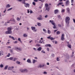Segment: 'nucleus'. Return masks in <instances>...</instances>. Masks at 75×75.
I'll return each mask as SVG.
<instances>
[{
  "mask_svg": "<svg viewBox=\"0 0 75 75\" xmlns=\"http://www.w3.org/2000/svg\"><path fill=\"white\" fill-rule=\"evenodd\" d=\"M7 31L5 32L6 34H12V31H11V28L8 27L7 28Z\"/></svg>",
  "mask_w": 75,
  "mask_h": 75,
  "instance_id": "obj_1",
  "label": "nucleus"
},
{
  "mask_svg": "<svg viewBox=\"0 0 75 75\" xmlns=\"http://www.w3.org/2000/svg\"><path fill=\"white\" fill-rule=\"evenodd\" d=\"M70 20V18L69 17H67L65 18V21L66 23L67 24H69V21Z\"/></svg>",
  "mask_w": 75,
  "mask_h": 75,
  "instance_id": "obj_2",
  "label": "nucleus"
},
{
  "mask_svg": "<svg viewBox=\"0 0 75 75\" xmlns=\"http://www.w3.org/2000/svg\"><path fill=\"white\" fill-rule=\"evenodd\" d=\"M45 6L46 10H47V11H49L50 8L49 7H48V4H46Z\"/></svg>",
  "mask_w": 75,
  "mask_h": 75,
  "instance_id": "obj_3",
  "label": "nucleus"
},
{
  "mask_svg": "<svg viewBox=\"0 0 75 75\" xmlns=\"http://www.w3.org/2000/svg\"><path fill=\"white\" fill-rule=\"evenodd\" d=\"M20 71L21 72H28V71L27 69H20Z\"/></svg>",
  "mask_w": 75,
  "mask_h": 75,
  "instance_id": "obj_4",
  "label": "nucleus"
},
{
  "mask_svg": "<svg viewBox=\"0 0 75 75\" xmlns=\"http://www.w3.org/2000/svg\"><path fill=\"white\" fill-rule=\"evenodd\" d=\"M39 17H38L37 18V19L38 20H43L42 18V16L41 15H39Z\"/></svg>",
  "mask_w": 75,
  "mask_h": 75,
  "instance_id": "obj_5",
  "label": "nucleus"
},
{
  "mask_svg": "<svg viewBox=\"0 0 75 75\" xmlns=\"http://www.w3.org/2000/svg\"><path fill=\"white\" fill-rule=\"evenodd\" d=\"M64 34H62L61 37V40L63 41V40H64Z\"/></svg>",
  "mask_w": 75,
  "mask_h": 75,
  "instance_id": "obj_6",
  "label": "nucleus"
},
{
  "mask_svg": "<svg viewBox=\"0 0 75 75\" xmlns=\"http://www.w3.org/2000/svg\"><path fill=\"white\" fill-rule=\"evenodd\" d=\"M15 49L17 51H18V50H19V51H21V48H18V47H15Z\"/></svg>",
  "mask_w": 75,
  "mask_h": 75,
  "instance_id": "obj_7",
  "label": "nucleus"
},
{
  "mask_svg": "<svg viewBox=\"0 0 75 75\" xmlns=\"http://www.w3.org/2000/svg\"><path fill=\"white\" fill-rule=\"evenodd\" d=\"M25 5H25V7L27 8V7H29V6H30V4H28V3H26V4H25Z\"/></svg>",
  "mask_w": 75,
  "mask_h": 75,
  "instance_id": "obj_8",
  "label": "nucleus"
},
{
  "mask_svg": "<svg viewBox=\"0 0 75 75\" xmlns=\"http://www.w3.org/2000/svg\"><path fill=\"white\" fill-rule=\"evenodd\" d=\"M69 4V1L67 0L66 2V5L67 6H68Z\"/></svg>",
  "mask_w": 75,
  "mask_h": 75,
  "instance_id": "obj_9",
  "label": "nucleus"
},
{
  "mask_svg": "<svg viewBox=\"0 0 75 75\" xmlns=\"http://www.w3.org/2000/svg\"><path fill=\"white\" fill-rule=\"evenodd\" d=\"M50 23H51L52 25H54L55 24V23L54 22V21H52L51 20L50 21Z\"/></svg>",
  "mask_w": 75,
  "mask_h": 75,
  "instance_id": "obj_10",
  "label": "nucleus"
},
{
  "mask_svg": "<svg viewBox=\"0 0 75 75\" xmlns=\"http://www.w3.org/2000/svg\"><path fill=\"white\" fill-rule=\"evenodd\" d=\"M54 14H56L57 13H58V9H56L54 11Z\"/></svg>",
  "mask_w": 75,
  "mask_h": 75,
  "instance_id": "obj_11",
  "label": "nucleus"
},
{
  "mask_svg": "<svg viewBox=\"0 0 75 75\" xmlns=\"http://www.w3.org/2000/svg\"><path fill=\"white\" fill-rule=\"evenodd\" d=\"M9 38H11L12 39V40H15V38H14L13 36L11 37V35H9Z\"/></svg>",
  "mask_w": 75,
  "mask_h": 75,
  "instance_id": "obj_12",
  "label": "nucleus"
},
{
  "mask_svg": "<svg viewBox=\"0 0 75 75\" xmlns=\"http://www.w3.org/2000/svg\"><path fill=\"white\" fill-rule=\"evenodd\" d=\"M41 50H42V47H40L38 48L37 49L38 51H41Z\"/></svg>",
  "mask_w": 75,
  "mask_h": 75,
  "instance_id": "obj_13",
  "label": "nucleus"
},
{
  "mask_svg": "<svg viewBox=\"0 0 75 75\" xmlns=\"http://www.w3.org/2000/svg\"><path fill=\"white\" fill-rule=\"evenodd\" d=\"M62 4H63V2H60L58 3L57 4V6H61L62 5Z\"/></svg>",
  "mask_w": 75,
  "mask_h": 75,
  "instance_id": "obj_14",
  "label": "nucleus"
},
{
  "mask_svg": "<svg viewBox=\"0 0 75 75\" xmlns=\"http://www.w3.org/2000/svg\"><path fill=\"white\" fill-rule=\"evenodd\" d=\"M51 45L50 44H47L45 45V47H51Z\"/></svg>",
  "mask_w": 75,
  "mask_h": 75,
  "instance_id": "obj_15",
  "label": "nucleus"
},
{
  "mask_svg": "<svg viewBox=\"0 0 75 75\" xmlns=\"http://www.w3.org/2000/svg\"><path fill=\"white\" fill-rule=\"evenodd\" d=\"M13 21V22H15V23L16 21H15V20L14 19H11L10 20H9V21Z\"/></svg>",
  "mask_w": 75,
  "mask_h": 75,
  "instance_id": "obj_16",
  "label": "nucleus"
},
{
  "mask_svg": "<svg viewBox=\"0 0 75 75\" xmlns=\"http://www.w3.org/2000/svg\"><path fill=\"white\" fill-rule=\"evenodd\" d=\"M27 62H28V63H31V60H30V59H28L27 60Z\"/></svg>",
  "mask_w": 75,
  "mask_h": 75,
  "instance_id": "obj_17",
  "label": "nucleus"
},
{
  "mask_svg": "<svg viewBox=\"0 0 75 75\" xmlns=\"http://www.w3.org/2000/svg\"><path fill=\"white\" fill-rule=\"evenodd\" d=\"M32 28V30H35V27H31Z\"/></svg>",
  "mask_w": 75,
  "mask_h": 75,
  "instance_id": "obj_18",
  "label": "nucleus"
},
{
  "mask_svg": "<svg viewBox=\"0 0 75 75\" xmlns=\"http://www.w3.org/2000/svg\"><path fill=\"white\" fill-rule=\"evenodd\" d=\"M67 47L69 48H71V45L69 44L68 45H67Z\"/></svg>",
  "mask_w": 75,
  "mask_h": 75,
  "instance_id": "obj_19",
  "label": "nucleus"
},
{
  "mask_svg": "<svg viewBox=\"0 0 75 75\" xmlns=\"http://www.w3.org/2000/svg\"><path fill=\"white\" fill-rule=\"evenodd\" d=\"M67 11L68 12V13H69V12H70V9H69V8H68L67 9Z\"/></svg>",
  "mask_w": 75,
  "mask_h": 75,
  "instance_id": "obj_20",
  "label": "nucleus"
},
{
  "mask_svg": "<svg viewBox=\"0 0 75 75\" xmlns=\"http://www.w3.org/2000/svg\"><path fill=\"white\" fill-rule=\"evenodd\" d=\"M6 8H7V7H8V8L10 7V5L9 4H7L6 5Z\"/></svg>",
  "mask_w": 75,
  "mask_h": 75,
  "instance_id": "obj_21",
  "label": "nucleus"
},
{
  "mask_svg": "<svg viewBox=\"0 0 75 75\" xmlns=\"http://www.w3.org/2000/svg\"><path fill=\"white\" fill-rule=\"evenodd\" d=\"M23 37H27L28 35L26 34H24L23 35Z\"/></svg>",
  "mask_w": 75,
  "mask_h": 75,
  "instance_id": "obj_22",
  "label": "nucleus"
},
{
  "mask_svg": "<svg viewBox=\"0 0 75 75\" xmlns=\"http://www.w3.org/2000/svg\"><path fill=\"white\" fill-rule=\"evenodd\" d=\"M25 1L24 0L22 1V3H23V4H26L25 3Z\"/></svg>",
  "mask_w": 75,
  "mask_h": 75,
  "instance_id": "obj_23",
  "label": "nucleus"
},
{
  "mask_svg": "<svg viewBox=\"0 0 75 75\" xmlns=\"http://www.w3.org/2000/svg\"><path fill=\"white\" fill-rule=\"evenodd\" d=\"M37 60H35V59H33V64H34V63H35V62H37Z\"/></svg>",
  "mask_w": 75,
  "mask_h": 75,
  "instance_id": "obj_24",
  "label": "nucleus"
},
{
  "mask_svg": "<svg viewBox=\"0 0 75 75\" xmlns=\"http://www.w3.org/2000/svg\"><path fill=\"white\" fill-rule=\"evenodd\" d=\"M44 65H42V66L41 65H39V67L40 68H42V67H44Z\"/></svg>",
  "mask_w": 75,
  "mask_h": 75,
  "instance_id": "obj_25",
  "label": "nucleus"
},
{
  "mask_svg": "<svg viewBox=\"0 0 75 75\" xmlns=\"http://www.w3.org/2000/svg\"><path fill=\"white\" fill-rule=\"evenodd\" d=\"M55 39V38H53V37H51L50 38V40H54Z\"/></svg>",
  "mask_w": 75,
  "mask_h": 75,
  "instance_id": "obj_26",
  "label": "nucleus"
},
{
  "mask_svg": "<svg viewBox=\"0 0 75 75\" xmlns=\"http://www.w3.org/2000/svg\"><path fill=\"white\" fill-rule=\"evenodd\" d=\"M7 68H8V66H6L4 68V69H7Z\"/></svg>",
  "mask_w": 75,
  "mask_h": 75,
  "instance_id": "obj_27",
  "label": "nucleus"
},
{
  "mask_svg": "<svg viewBox=\"0 0 75 75\" xmlns=\"http://www.w3.org/2000/svg\"><path fill=\"white\" fill-rule=\"evenodd\" d=\"M17 21H20V18L18 17L17 18Z\"/></svg>",
  "mask_w": 75,
  "mask_h": 75,
  "instance_id": "obj_28",
  "label": "nucleus"
},
{
  "mask_svg": "<svg viewBox=\"0 0 75 75\" xmlns=\"http://www.w3.org/2000/svg\"><path fill=\"white\" fill-rule=\"evenodd\" d=\"M38 25L39 26H41V23H38Z\"/></svg>",
  "mask_w": 75,
  "mask_h": 75,
  "instance_id": "obj_29",
  "label": "nucleus"
},
{
  "mask_svg": "<svg viewBox=\"0 0 75 75\" xmlns=\"http://www.w3.org/2000/svg\"><path fill=\"white\" fill-rule=\"evenodd\" d=\"M48 34H51V31H50V30H48Z\"/></svg>",
  "mask_w": 75,
  "mask_h": 75,
  "instance_id": "obj_30",
  "label": "nucleus"
},
{
  "mask_svg": "<svg viewBox=\"0 0 75 75\" xmlns=\"http://www.w3.org/2000/svg\"><path fill=\"white\" fill-rule=\"evenodd\" d=\"M54 26L53 27V28H56V26H55V24H54V25H53Z\"/></svg>",
  "mask_w": 75,
  "mask_h": 75,
  "instance_id": "obj_31",
  "label": "nucleus"
},
{
  "mask_svg": "<svg viewBox=\"0 0 75 75\" xmlns=\"http://www.w3.org/2000/svg\"><path fill=\"white\" fill-rule=\"evenodd\" d=\"M0 67H1V68H3V65L2 64L0 65Z\"/></svg>",
  "mask_w": 75,
  "mask_h": 75,
  "instance_id": "obj_32",
  "label": "nucleus"
},
{
  "mask_svg": "<svg viewBox=\"0 0 75 75\" xmlns=\"http://www.w3.org/2000/svg\"><path fill=\"white\" fill-rule=\"evenodd\" d=\"M51 56L52 57H54L55 55H54V54H51Z\"/></svg>",
  "mask_w": 75,
  "mask_h": 75,
  "instance_id": "obj_33",
  "label": "nucleus"
},
{
  "mask_svg": "<svg viewBox=\"0 0 75 75\" xmlns=\"http://www.w3.org/2000/svg\"><path fill=\"white\" fill-rule=\"evenodd\" d=\"M17 58H14V59L13 60V61H15L16 60H17Z\"/></svg>",
  "mask_w": 75,
  "mask_h": 75,
  "instance_id": "obj_34",
  "label": "nucleus"
},
{
  "mask_svg": "<svg viewBox=\"0 0 75 75\" xmlns=\"http://www.w3.org/2000/svg\"><path fill=\"white\" fill-rule=\"evenodd\" d=\"M12 8H11L8 9L7 11H10V10H12Z\"/></svg>",
  "mask_w": 75,
  "mask_h": 75,
  "instance_id": "obj_35",
  "label": "nucleus"
},
{
  "mask_svg": "<svg viewBox=\"0 0 75 75\" xmlns=\"http://www.w3.org/2000/svg\"><path fill=\"white\" fill-rule=\"evenodd\" d=\"M65 11V10L64 9H63L62 11H61V12H62V13H64V11Z\"/></svg>",
  "mask_w": 75,
  "mask_h": 75,
  "instance_id": "obj_36",
  "label": "nucleus"
},
{
  "mask_svg": "<svg viewBox=\"0 0 75 75\" xmlns=\"http://www.w3.org/2000/svg\"><path fill=\"white\" fill-rule=\"evenodd\" d=\"M16 63L17 64H20V62L18 61H17Z\"/></svg>",
  "mask_w": 75,
  "mask_h": 75,
  "instance_id": "obj_37",
  "label": "nucleus"
},
{
  "mask_svg": "<svg viewBox=\"0 0 75 75\" xmlns=\"http://www.w3.org/2000/svg\"><path fill=\"white\" fill-rule=\"evenodd\" d=\"M10 53H8V55H7V57H10Z\"/></svg>",
  "mask_w": 75,
  "mask_h": 75,
  "instance_id": "obj_38",
  "label": "nucleus"
},
{
  "mask_svg": "<svg viewBox=\"0 0 75 75\" xmlns=\"http://www.w3.org/2000/svg\"><path fill=\"white\" fill-rule=\"evenodd\" d=\"M33 5H34V6H35V2H33Z\"/></svg>",
  "mask_w": 75,
  "mask_h": 75,
  "instance_id": "obj_39",
  "label": "nucleus"
},
{
  "mask_svg": "<svg viewBox=\"0 0 75 75\" xmlns=\"http://www.w3.org/2000/svg\"><path fill=\"white\" fill-rule=\"evenodd\" d=\"M58 25V27H61V24H59Z\"/></svg>",
  "mask_w": 75,
  "mask_h": 75,
  "instance_id": "obj_40",
  "label": "nucleus"
},
{
  "mask_svg": "<svg viewBox=\"0 0 75 75\" xmlns=\"http://www.w3.org/2000/svg\"><path fill=\"white\" fill-rule=\"evenodd\" d=\"M13 59V57H11L9 58V59H10V60H12V59Z\"/></svg>",
  "mask_w": 75,
  "mask_h": 75,
  "instance_id": "obj_41",
  "label": "nucleus"
},
{
  "mask_svg": "<svg viewBox=\"0 0 75 75\" xmlns=\"http://www.w3.org/2000/svg\"><path fill=\"white\" fill-rule=\"evenodd\" d=\"M47 38H48V39H50L51 38V35H50L49 36L47 37Z\"/></svg>",
  "mask_w": 75,
  "mask_h": 75,
  "instance_id": "obj_42",
  "label": "nucleus"
},
{
  "mask_svg": "<svg viewBox=\"0 0 75 75\" xmlns=\"http://www.w3.org/2000/svg\"><path fill=\"white\" fill-rule=\"evenodd\" d=\"M43 31L45 32V33H46V30H45V29H43Z\"/></svg>",
  "mask_w": 75,
  "mask_h": 75,
  "instance_id": "obj_43",
  "label": "nucleus"
},
{
  "mask_svg": "<svg viewBox=\"0 0 75 75\" xmlns=\"http://www.w3.org/2000/svg\"><path fill=\"white\" fill-rule=\"evenodd\" d=\"M57 34H60V32L59 31H57Z\"/></svg>",
  "mask_w": 75,
  "mask_h": 75,
  "instance_id": "obj_44",
  "label": "nucleus"
},
{
  "mask_svg": "<svg viewBox=\"0 0 75 75\" xmlns=\"http://www.w3.org/2000/svg\"><path fill=\"white\" fill-rule=\"evenodd\" d=\"M8 69H9V70H11V67H9L8 68Z\"/></svg>",
  "mask_w": 75,
  "mask_h": 75,
  "instance_id": "obj_45",
  "label": "nucleus"
},
{
  "mask_svg": "<svg viewBox=\"0 0 75 75\" xmlns=\"http://www.w3.org/2000/svg\"><path fill=\"white\" fill-rule=\"evenodd\" d=\"M41 52H43V53H44V54L45 53V52L44 51V50H42V51H41Z\"/></svg>",
  "mask_w": 75,
  "mask_h": 75,
  "instance_id": "obj_46",
  "label": "nucleus"
},
{
  "mask_svg": "<svg viewBox=\"0 0 75 75\" xmlns=\"http://www.w3.org/2000/svg\"><path fill=\"white\" fill-rule=\"evenodd\" d=\"M39 43H40V44H42V41L41 40H40V41H39Z\"/></svg>",
  "mask_w": 75,
  "mask_h": 75,
  "instance_id": "obj_47",
  "label": "nucleus"
},
{
  "mask_svg": "<svg viewBox=\"0 0 75 75\" xmlns=\"http://www.w3.org/2000/svg\"><path fill=\"white\" fill-rule=\"evenodd\" d=\"M57 61H59V58H57Z\"/></svg>",
  "mask_w": 75,
  "mask_h": 75,
  "instance_id": "obj_48",
  "label": "nucleus"
},
{
  "mask_svg": "<svg viewBox=\"0 0 75 75\" xmlns=\"http://www.w3.org/2000/svg\"><path fill=\"white\" fill-rule=\"evenodd\" d=\"M27 12L28 13H30V11H29V9H27Z\"/></svg>",
  "mask_w": 75,
  "mask_h": 75,
  "instance_id": "obj_49",
  "label": "nucleus"
},
{
  "mask_svg": "<svg viewBox=\"0 0 75 75\" xmlns=\"http://www.w3.org/2000/svg\"><path fill=\"white\" fill-rule=\"evenodd\" d=\"M47 51H49V50H50V49H49V48H47Z\"/></svg>",
  "mask_w": 75,
  "mask_h": 75,
  "instance_id": "obj_50",
  "label": "nucleus"
},
{
  "mask_svg": "<svg viewBox=\"0 0 75 75\" xmlns=\"http://www.w3.org/2000/svg\"><path fill=\"white\" fill-rule=\"evenodd\" d=\"M18 41H21V39H20V38H18Z\"/></svg>",
  "mask_w": 75,
  "mask_h": 75,
  "instance_id": "obj_51",
  "label": "nucleus"
},
{
  "mask_svg": "<svg viewBox=\"0 0 75 75\" xmlns=\"http://www.w3.org/2000/svg\"><path fill=\"white\" fill-rule=\"evenodd\" d=\"M2 54V53L1 52V51H0V56H1Z\"/></svg>",
  "mask_w": 75,
  "mask_h": 75,
  "instance_id": "obj_52",
  "label": "nucleus"
},
{
  "mask_svg": "<svg viewBox=\"0 0 75 75\" xmlns=\"http://www.w3.org/2000/svg\"><path fill=\"white\" fill-rule=\"evenodd\" d=\"M10 51L12 53V52H13V50H10Z\"/></svg>",
  "mask_w": 75,
  "mask_h": 75,
  "instance_id": "obj_53",
  "label": "nucleus"
},
{
  "mask_svg": "<svg viewBox=\"0 0 75 75\" xmlns=\"http://www.w3.org/2000/svg\"><path fill=\"white\" fill-rule=\"evenodd\" d=\"M17 42V41H15V42H13V43H14V44H16Z\"/></svg>",
  "mask_w": 75,
  "mask_h": 75,
  "instance_id": "obj_54",
  "label": "nucleus"
},
{
  "mask_svg": "<svg viewBox=\"0 0 75 75\" xmlns=\"http://www.w3.org/2000/svg\"><path fill=\"white\" fill-rule=\"evenodd\" d=\"M34 1L35 2H37V1H38V0H34Z\"/></svg>",
  "mask_w": 75,
  "mask_h": 75,
  "instance_id": "obj_55",
  "label": "nucleus"
},
{
  "mask_svg": "<svg viewBox=\"0 0 75 75\" xmlns=\"http://www.w3.org/2000/svg\"><path fill=\"white\" fill-rule=\"evenodd\" d=\"M58 18H61V16L60 15L58 16Z\"/></svg>",
  "mask_w": 75,
  "mask_h": 75,
  "instance_id": "obj_56",
  "label": "nucleus"
},
{
  "mask_svg": "<svg viewBox=\"0 0 75 75\" xmlns=\"http://www.w3.org/2000/svg\"><path fill=\"white\" fill-rule=\"evenodd\" d=\"M44 74H47V73L46 71H44Z\"/></svg>",
  "mask_w": 75,
  "mask_h": 75,
  "instance_id": "obj_57",
  "label": "nucleus"
},
{
  "mask_svg": "<svg viewBox=\"0 0 75 75\" xmlns=\"http://www.w3.org/2000/svg\"><path fill=\"white\" fill-rule=\"evenodd\" d=\"M63 1V0H59V1L60 2H62Z\"/></svg>",
  "mask_w": 75,
  "mask_h": 75,
  "instance_id": "obj_58",
  "label": "nucleus"
},
{
  "mask_svg": "<svg viewBox=\"0 0 75 75\" xmlns=\"http://www.w3.org/2000/svg\"><path fill=\"white\" fill-rule=\"evenodd\" d=\"M47 17H48V15H46L45 16V18H47Z\"/></svg>",
  "mask_w": 75,
  "mask_h": 75,
  "instance_id": "obj_59",
  "label": "nucleus"
},
{
  "mask_svg": "<svg viewBox=\"0 0 75 75\" xmlns=\"http://www.w3.org/2000/svg\"><path fill=\"white\" fill-rule=\"evenodd\" d=\"M30 13H33V11H30Z\"/></svg>",
  "mask_w": 75,
  "mask_h": 75,
  "instance_id": "obj_60",
  "label": "nucleus"
},
{
  "mask_svg": "<svg viewBox=\"0 0 75 75\" xmlns=\"http://www.w3.org/2000/svg\"><path fill=\"white\" fill-rule=\"evenodd\" d=\"M35 43H38V41L37 40H35Z\"/></svg>",
  "mask_w": 75,
  "mask_h": 75,
  "instance_id": "obj_61",
  "label": "nucleus"
},
{
  "mask_svg": "<svg viewBox=\"0 0 75 75\" xmlns=\"http://www.w3.org/2000/svg\"><path fill=\"white\" fill-rule=\"evenodd\" d=\"M57 30H54V33H55L56 32V31H57Z\"/></svg>",
  "mask_w": 75,
  "mask_h": 75,
  "instance_id": "obj_62",
  "label": "nucleus"
},
{
  "mask_svg": "<svg viewBox=\"0 0 75 75\" xmlns=\"http://www.w3.org/2000/svg\"><path fill=\"white\" fill-rule=\"evenodd\" d=\"M74 0H71V3H73V1H74Z\"/></svg>",
  "mask_w": 75,
  "mask_h": 75,
  "instance_id": "obj_63",
  "label": "nucleus"
},
{
  "mask_svg": "<svg viewBox=\"0 0 75 75\" xmlns=\"http://www.w3.org/2000/svg\"><path fill=\"white\" fill-rule=\"evenodd\" d=\"M73 21H74V23H75V20L74 19H73Z\"/></svg>",
  "mask_w": 75,
  "mask_h": 75,
  "instance_id": "obj_64",
  "label": "nucleus"
}]
</instances>
